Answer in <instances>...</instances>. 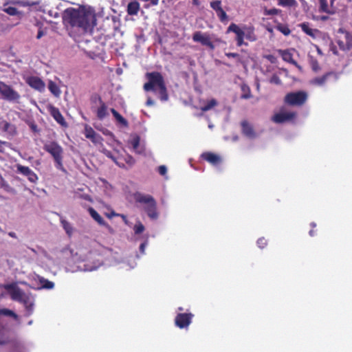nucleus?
<instances>
[{"label":"nucleus","instance_id":"1","mask_svg":"<svg viewBox=\"0 0 352 352\" xmlns=\"http://www.w3.org/2000/svg\"><path fill=\"white\" fill-rule=\"evenodd\" d=\"M63 20L65 25L77 28L82 33L91 32L96 25L95 14L85 8H67L63 12Z\"/></svg>","mask_w":352,"mask_h":352},{"label":"nucleus","instance_id":"2","mask_svg":"<svg viewBox=\"0 0 352 352\" xmlns=\"http://www.w3.org/2000/svg\"><path fill=\"white\" fill-rule=\"evenodd\" d=\"M145 76L148 81L143 86L144 90L155 93L157 91L160 100L167 101L169 96L162 74L159 72H147Z\"/></svg>","mask_w":352,"mask_h":352},{"label":"nucleus","instance_id":"3","mask_svg":"<svg viewBox=\"0 0 352 352\" xmlns=\"http://www.w3.org/2000/svg\"><path fill=\"white\" fill-rule=\"evenodd\" d=\"M136 202L144 204V210L151 219H157L158 218V212L157 210V202L153 196L150 195H144L137 193L135 195Z\"/></svg>","mask_w":352,"mask_h":352},{"label":"nucleus","instance_id":"4","mask_svg":"<svg viewBox=\"0 0 352 352\" xmlns=\"http://www.w3.org/2000/svg\"><path fill=\"white\" fill-rule=\"evenodd\" d=\"M43 149L50 153L55 163L56 167L58 169L63 168V148L55 141L49 142L45 143L43 146Z\"/></svg>","mask_w":352,"mask_h":352},{"label":"nucleus","instance_id":"5","mask_svg":"<svg viewBox=\"0 0 352 352\" xmlns=\"http://www.w3.org/2000/svg\"><path fill=\"white\" fill-rule=\"evenodd\" d=\"M308 99V94L305 91H298L287 94L284 98L286 104L293 107H301Z\"/></svg>","mask_w":352,"mask_h":352},{"label":"nucleus","instance_id":"6","mask_svg":"<svg viewBox=\"0 0 352 352\" xmlns=\"http://www.w3.org/2000/svg\"><path fill=\"white\" fill-rule=\"evenodd\" d=\"M0 94L3 99L10 102H19L21 96L11 86L0 81Z\"/></svg>","mask_w":352,"mask_h":352},{"label":"nucleus","instance_id":"7","mask_svg":"<svg viewBox=\"0 0 352 352\" xmlns=\"http://www.w3.org/2000/svg\"><path fill=\"white\" fill-rule=\"evenodd\" d=\"M10 292L11 298L13 300H16L23 304H26L28 300V297L25 296V293L18 287L12 284L8 285L6 287Z\"/></svg>","mask_w":352,"mask_h":352},{"label":"nucleus","instance_id":"8","mask_svg":"<svg viewBox=\"0 0 352 352\" xmlns=\"http://www.w3.org/2000/svg\"><path fill=\"white\" fill-rule=\"evenodd\" d=\"M194 315L191 313H179L175 318V324L179 329H187L192 322Z\"/></svg>","mask_w":352,"mask_h":352},{"label":"nucleus","instance_id":"9","mask_svg":"<svg viewBox=\"0 0 352 352\" xmlns=\"http://www.w3.org/2000/svg\"><path fill=\"white\" fill-rule=\"evenodd\" d=\"M227 33L234 32L236 34V41L238 47H241L243 45H246L244 43L245 31L244 29H241L236 24L232 23L226 30Z\"/></svg>","mask_w":352,"mask_h":352},{"label":"nucleus","instance_id":"10","mask_svg":"<svg viewBox=\"0 0 352 352\" xmlns=\"http://www.w3.org/2000/svg\"><path fill=\"white\" fill-rule=\"evenodd\" d=\"M192 40L194 42L200 43L202 45L207 46L212 50L214 49V45L211 41L210 36L206 33L197 31L192 35Z\"/></svg>","mask_w":352,"mask_h":352},{"label":"nucleus","instance_id":"11","mask_svg":"<svg viewBox=\"0 0 352 352\" xmlns=\"http://www.w3.org/2000/svg\"><path fill=\"white\" fill-rule=\"evenodd\" d=\"M84 135L86 138L90 140L94 144H102L103 138L97 133L91 126L86 124L84 130Z\"/></svg>","mask_w":352,"mask_h":352},{"label":"nucleus","instance_id":"12","mask_svg":"<svg viewBox=\"0 0 352 352\" xmlns=\"http://www.w3.org/2000/svg\"><path fill=\"white\" fill-rule=\"evenodd\" d=\"M296 113L292 111H282L273 116V121L276 123H283L291 121L295 118Z\"/></svg>","mask_w":352,"mask_h":352},{"label":"nucleus","instance_id":"13","mask_svg":"<svg viewBox=\"0 0 352 352\" xmlns=\"http://www.w3.org/2000/svg\"><path fill=\"white\" fill-rule=\"evenodd\" d=\"M25 82L30 87L40 92L45 90V82L38 76H30L26 79Z\"/></svg>","mask_w":352,"mask_h":352},{"label":"nucleus","instance_id":"14","mask_svg":"<svg viewBox=\"0 0 352 352\" xmlns=\"http://www.w3.org/2000/svg\"><path fill=\"white\" fill-rule=\"evenodd\" d=\"M48 111H49L50 115L53 117V118L60 125H61L62 126H65V127L67 126V122L65 121L64 117L63 116L60 110L57 107H56L53 105H50L48 107Z\"/></svg>","mask_w":352,"mask_h":352},{"label":"nucleus","instance_id":"15","mask_svg":"<svg viewBox=\"0 0 352 352\" xmlns=\"http://www.w3.org/2000/svg\"><path fill=\"white\" fill-rule=\"evenodd\" d=\"M201 158L213 166H217L221 162V157L212 152H205L201 154Z\"/></svg>","mask_w":352,"mask_h":352},{"label":"nucleus","instance_id":"16","mask_svg":"<svg viewBox=\"0 0 352 352\" xmlns=\"http://www.w3.org/2000/svg\"><path fill=\"white\" fill-rule=\"evenodd\" d=\"M241 125L242 127V133L244 135L250 139L256 138V135L253 126L248 121H242Z\"/></svg>","mask_w":352,"mask_h":352},{"label":"nucleus","instance_id":"17","mask_svg":"<svg viewBox=\"0 0 352 352\" xmlns=\"http://www.w3.org/2000/svg\"><path fill=\"white\" fill-rule=\"evenodd\" d=\"M334 76L335 74L333 72H327L322 76H318L311 79L310 83L313 85L322 86L326 83L329 77Z\"/></svg>","mask_w":352,"mask_h":352},{"label":"nucleus","instance_id":"18","mask_svg":"<svg viewBox=\"0 0 352 352\" xmlns=\"http://www.w3.org/2000/svg\"><path fill=\"white\" fill-rule=\"evenodd\" d=\"M88 212L90 216L100 226H105L106 228H110V226L106 223L103 218L98 214V212L92 207H89Z\"/></svg>","mask_w":352,"mask_h":352},{"label":"nucleus","instance_id":"19","mask_svg":"<svg viewBox=\"0 0 352 352\" xmlns=\"http://www.w3.org/2000/svg\"><path fill=\"white\" fill-rule=\"evenodd\" d=\"M0 128L11 135H15L17 133L16 126L6 120L0 122Z\"/></svg>","mask_w":352,"mask_h":352},{"label":"nucleus","instance_id":"20","mask_svg":"<svg viewBox=\"0 0 352 352\" xmlns=\"http://www.w3.org/2000/svg\"><path fill=\"white\" fill-rule=\"evenodd\" d=\"M299 27L301 30L307 35L311 36L313 38H316V34L320 32L318 29H312L309 27V23L308 22H304L299 25Z\"/></svg>","mask_w":352,"mask_h":352},{"label":"nucleus","instance_id":"21","mask_svg":"<svg viewBox=\"0 0 352 352\" xmlns=\"http://www.w3.org/2000/svg\"><path fill=\"white\" fill-rule=\"evenodd\" d=\"M99 102H100V107L98 109L96 112L97 118L102 120H103L107 116V107L105 104V103L102 100L100 96L98 97Z\"/></svg>","mask_w":352,"mask_h":352},{"label":"nucleus","instance_id":"22","mask_svg":"<svg viewBox=\"0 0 352 352\" xmlns=\"http://www.w3.org/2000/svg\"><path fill=\"white\" fill-rule=\"evenodd\" d=\"M244 31H245V38L248 39V41L253 42L256 41L257 39V36L255 34V29L254 26H246L245 25L243 27Z\"/></svg>","mask_w":352,"mask_h":352},{"label":"nucleus","instance_id":"23","mask_svg":"<svg viewBox=\"0 0 352 352\" xmlns=\"http://www.w3.org/2000/svg\"><path fill=\"white\" fill-rule=\"evenodd\" d=\"M140 10V4L138 1H131L128 4L127 12L129 15H136Z\"/></svg>","mask_w":352,"mask_h":352},{"label":"nucleus","instance_id":"24","mask_svg":"<svg viewBox=\"0 0 352 352\" xmlns=\"http://www.w3.org/2000/svg\"><path fill=\"white\" fill-rule=\"evenodd\" d=\"M110 111L118 122H119L124 126H128L127 120L121 114H120L115 109L112 108L111 109Z\"/></svg>","mask_w":352,"mask_h":352},{"label":"nucleus","instance_id":"25","mask_svg":"<svg viewBox=\"0 0 352 352\" xmlns=\"http://www.w3.org/2000/svg\"><path fill=\"white\" fill-rule=\"evenodd\" d=\"M38 282L41 288L51 289L54 287V283L43 277H38Z\"/></svg>","mask_w":352,"mask_h":352},{"label":"nucleus","instance_id":"26","mask_svg":"<svg viewBox=\"0 0 352 352\" xmlns=\"http://www.w3.org/2000/svg\"><path fill=\"white\" fill-rule=\"evenodd\" d=\"M140 137L135 136L131 142L133 151L138 154H141L144 152L142 148H140Z\"/></svg>","mask_w":352,"mask_h":352},{"label":"nucleus","instance_id":"27","mask_svg":"<svg viewBox=\"0 0 352 352\" xmlns=\"http://www.w3.org/2000/svg\"><path fill=\"white\" fill-rule=\"evenodd\" d=\"M217 105V101L215 99H211L207 103L202 106L200 109L202 112L208 111Z\"/></svg>","mask_w":352,"mask_h":352},{"label":"nucleus","instance_id":"28","mask_svg":"<svg viewBox=\"0 0 352 352\" xmlns=\"http://www.w3.org/2000/svg\"><path fill=\"white\" fill-rule=\"evenodd\" d=\"M339 32L344 33L345 34V39L346 43V50H349L352 48V33L344 31L342 29L339 30Z\"/></svg>","mask_w":352,"mask_h":352},{"label":"nucleus","instance_id":"29","mask_svg":"<svg viewBox=\"0 0 352 352\" xmlns=\"http://www.w3.org/2000/svg\"><path fill=\"white\" fill-rule=\"evenodd\" d=\"M60 223L62 224V226H63V229L66 232V233L69 236H71L72 234V233H73V227L72 226L70 223H69L67 221H66L65 219H62L60 221Z\"/></svg>","mask_w":352,"mask_h":352},{"label":"nucleus","instance_id":"30","mask_svg":"<svg viewBox=\"0 0 352 352\" xmlns=\"http://www.w3.org/2000/svg\"><path fill=\"white\" fill-rule=\"evenodd\" d=\"M320 3V8L319 10L320 12H325L327 14H332L333 12L330 11L328 7L327 0H319Z\"/></svg>","mask_w":352,"mask_h":352},{"label":"nucleus","instance_id":"31","mask_svg":"<svg viewBox=\"0 0 352 352\" xmlns=\"http://www.w3.org/2000/svg\"><path fill=\"white\" fill-rule=\"evenodd\" d=\"M48 89L56 96H58L60 93V89H59L58 87L57 86V85L52 81H50L49 82Z\"/></svg>","mask_w":352,"mask_h":352},{"label":"nucleus","instance_id":"32","mask_svg":"<svg viewBox=\"0 0 352 352\" xmlns=\"http://www.w3.org/2000/svg\"><path fill=\"white\" fill-rule=\"evenodd\" d=\"M278 4L283 7H293L296 6L297 2L296 0H278Z\"/></svg>","mask_w":352,"mask_h":352},{"label":"nucleus","instance_id":"33","mask_svg":"<svg viewBox=\"0 0 352 352\" xmlns=\"http://www.w3.org/2000/svg\"><path fill=\"white\" fill-rule=\"evenodd\" d=\"M276 30L283 34L285 36H288L291 33V30L289 27L286 25L278 24L276 26Z\"/></svg>","mask_w":352,"mask_h":352},{"label":"nucleus","instance_id":"34","mask_svg":"<svg viewBox=\"0 0 352 352\" xmlns=\"http://www.w3.org/2000/svg\"><path fill=\"white\" fill-rule=\"evenodd\" d=\"M283 58L284 60L298 66L297 62L293 59L292 54L291 53L287 51L284 52V53L283 54Z\"/></svg>","mask_w":352,"mask_h":352},{"label":"nucleus","instance_id":"35","mask_svg":"<svg viewBox=\"0 0 352 352\" xmlns=\"http://www.w3.org/2000/svg\"><path fill=\"white\" fill-rule=\"evenodd\" d=\"M16 169L19 173L25 176H27V175H28L30 170H32L28 166H25L21 164L16 165Z\"/></svg>","mask_w":352,"mask_h":352},{"label":"nucleus","instance_id":"36","mask_svg":"<svg viewBox=\"0 0 352 352\" xmlns=\"http://www.w3.org/2000/svg\"><path fill=\"white\" fill-rule=\"evenodd\" d=\"M241 89L243 91V94L241 96V98L242 99H248L252 97L250 89L247 86H243L241 87Z\"/></svg>","mask_w":352,"mask_h":352},{"label":"nucleus","instance_id":"37","mask_svg":"<svg viewBox=\"0 0 352 352\" xmlns=\"http://www.w3.org/2000/svg\"><path fill=\"white\" fill-rule=\"evenodd\" d=\"M0 315H3L6 316H10L14 318V319L17 318V315L12 310L8 309H0Z\"/></svg>","mask_w":352,"mask_h":352},{"label":"nucleus","instance_id":"38","mask_svg":"<svg viewBox=\"0 0 352 352\" xmlns=\"http://www.w3.org/2000/svg\"><path fill=\"white\" fill-rule=\"evenodd\" d=\"M210 6L211 8L215 11V12L220 11L221 9H223L221 7V1L220 0L211 1Z\"/></svg>","mask_w":352,"mask_h":352},{"label":"nucleus","instance_id":"39","mask_svg":"<svg viewBox=\"0 0 352 352\" xmlns=\"http://www.w3.org/2000/svg\"><path fill=\"white\" fill-rule=\"evenodd\" d=\"M144 230L145 228L140 221L137 222L133 228V230L135 234H140L142 233L144 231Z\"/></svg>","mask_w":352,"mask_h":352},{"label":"nucleus","instance_id":"40","mask_svg":"<svg viewBox=\"0 0 352 352\" xmlns=\"http://www.w3.org/2000/svg\"><path fill=\"white\" fill-rule=\"evenodd\" d=\"M216 14L221 22L224 23L228 21V16L226 12L223 10V9H221L220 11L217 12Z\"/></svg>","mask_w":352,"mask_h":352},{"label":"nucleus","instance_id":"41","mask_svg":"<svg viewBox=\"0 0 352 352\" xmlns=\"http://www.w3.org/2000/svg\"><path fill=\"white\" fill-rule=\"evenodd\" d=\"M225 55L228 58H236V62L239 63H243V61L241 59V56L239 54H237V53L226 52L225 54Z\"/></svg>","mask_w":352,"mask_h":352},{"label":"nucleus","instance_id":"42","mask_svg":"<svg viewBox=\"0 0 352 352\" xmlns=\"http://www.w3.org/2000/svg\"><path fill=\"white\" fill-rule=\"evenodd\" d=\"M3 10L10 16H16L19 14L18 10L16 8L12 6H9L5 8Z\"/></svg>","mask_w":352,"mask_h":352},{"label":"nucleus","instance_id":"43","mask_svg":"<svg viewBox=\"0 0 352 352\" xmlns=\"http://www.w3.org/2000/svg\"><path fill=\"white\" fill-rule=\"evenodd\" d=\"M26 177H28V179L32 183H36V182L38 180V176L32 170H30Z\"/></svg>","mask_w":352,"mask_h":352},{"label":"nucleus","instance_id":"44","mask_svg":"<svg viewBox=\"0 0 352 352\" xmlns=\"http://www.w3.org/2000/svg\"><path fill=\"white\" fill-rule=\"evenodd\" d=\"M257 245L259 248L263 249L267 245V241L265 237H261L257 240Z\"/></svg>","mask_w":352,"mask_h":352},{"label":"nucleus","instance_id":"45","mask_svg":"<svg viewBox=\"0 0 352 352\" xmlns=\"http://www.w3.org/2000/svg\"><path fill=\"white\" fill-rule=\"evenodd\" d=\"M311 69H313V71H314L315 72L319 71L320 69L318 60L316 59H314V58L311 59Z\"/></svg>","mask_w":352,"mask_h":352},{"label":"nucleus","instance_id":"46","mask_svg":"<svg viewBox=\"0 0 352 352\" xmlns=\"http://www.w3.org/2000/svg\"><path fill=\"white\" fill-rule=\"evenodd\" d=\"M280 12H281L280 10L274 8L272 9L265 10V14L267 15H277V14H280Z\"/></svg>","mask_w":352,"mask_h":352},{"label":"nucleus","instance_id":"47","mask_svg":"<svg viewBox=\"0 0 352 352\" xmlns=\"http://www.w3.org/2000/svg\"><path fill=\"white\" fill-rule=\"evenodd\" d=\"M270 82L271 83H273L275 85H280L281 84V80L277 75H273L271 77Z\"/></svg>","mask_w":352,"mask_h":352},{"label":"nucleus","instance_id":"48","mask_svg":"<svg viewBox=\"0 0 352 352\" xmlns=\"http://www.w3.org/2000/svg\"><path fill=\"white\" fill-rule=\"evenodd\" d=\"M158 172L161 175H165L167 172V168L164 165H161L158 167Z\"/></svg>","mask_w":352,"mask_h":352},{"label":"nucleus","instance_id":"49","mask_svg":"<svg viewBox=\"0 0 352 352\" xmlns=\"http://www.w3.org/2000/svg\"><path fill=\"white\" fill-rule=\"evenodd\" d=\"M29 126L34 133H38L39 131L38 126L34 122H30Z\"/></svg>","mask_w":352,"mask_h":352},{"label":"nucleus","instance_id":"50","mask_svg":"<svg viewBox=\"0 0 352 352\" xmlns=\"http://www.w3.org/2000/svg\"><path fill=\"white\" fill-rule=\"evenodd\" d=\"M337 43L340 47V50H346V43H344L342 41H337Z\"/></svg>","mask_w":352,"mask_h":352},{"label":"nucleus","instance_id":"51","mask_svg":"<svg viewBox=\"0 0 352 352\" xmlns=\"http://www.w3.org/2000/svg\"><path fill=\"white\" fill-rule=\"evenodd\" d=\"M25 307H26V309L28 312V314L30 315L32 314V311H33V305L32 304H30L28 305V302L25 304Z\"/></svg>","mask_w":352,"mask_h":352},{"label":"nucleus","instance_id":"52","mask_svg":"<svg viewBox=\"0 0 352 352\" xmlns=\"http://www.w3.org/2000/svg\"><path fill=\"white\" fill-rule=\"evenodd\" d=\"M146 244H147L146 242H144V243H141L140 245V252L142 254H144L145 252V248H146Z\"/></svg>","mask_w":352,"mask_h":352},{"label":"nucleus","instance_id":"53","mask_svg":"<svg viewBox=\"0 0 352 352\" xmlns=\"http://www.w3.org/2000/svg\"><path fill=\"white\" fill-rule=\"evenodd\" d=\"M126 162L130 165H133L135 164V160L131 156H128L127 160H126Z\"/></svg>","mask_w":352,"mask_h":352},{"label":"nucleus","instance_id":"54","mask_svg":"<svg viewBox=\"0 0 352 352\" xmlns=\"http://www.w3.org/2000/svg\"><path fill=\"white\" fill-rule=\"evenodd\" d=\"M43 34H44L43 31L40 28V29L38 30V34H37V35H36V38H37V39L41 38L43 36Z\"/></svg>","mask_w":352,"mask_h":352},{"label":"nucleus","instance_id":"55","mask_svg":"<svg viewBox=\"0 0 352 352\" xmlns=\"http://www.w3.org/2000/svg\"><path fill=\"white\" fill-rule=\"evenodd\" d=\"M154 104V102L153 101V100L151 98H148L146 100V104L147 106H151Z\"/></svg>","mask_w":352,"mask_h":352},{"label":"nucleus","instance_id":"56","mask_svg":"<svg viewBox=\"0 0 352 352\" xmlns=\"http://www.w3.org/2000/svg\"><path fill=\"white\" fill-rule=\"evenodd\" d=\"M331 50L333 52V53L336 55L338 54V50L336 49V47L334 45H332L331 46Z\"/></svg>","mask_w":352,"mask_h":352},{"label":"nucleus","instance_id":"57","mask_svg":"<svg viewBox=\"0 0 352 352\" xmlns=\"http://www.w3.org/2000/svg\"><path fill=\"white\" fill-rule=\"evenodd\" d=\"M8 235L12 238H16V234L13 232H9Z\"/></svg>","mask_w":352,"mask_h":352},{"label":"nucleus","instance_id":"58","mask_svg":"<svg viewBox=\"0 0 352 352\" xmlns=\"http://www.w3.org/2000/svg\"><path fill=\"white\" fill-rule=\"evenodd\" d=\"M192 3L195 6L199 5V0H192Z\"/></svg>","mask_w":352,"mask_h":352},{"label":"nucleus","instance_id":"59","mask_svg":"<svg viewBox=\"0 0 352 352\" xmlns=\"http://www.w3.org/2000/svg\"><path fill=\"white\" fill-rule=\"evenodd\" d=\"M309 235L311 236H314L315 235V232L314 230V229H311L310 231H309Z\"/></svg>","mask_w":352,"mask_h":352},{"label":"nucleus","instance_id":"60","mask_svg":"<svg viewBox=\"0 0 352 352\" xmlns=\"http://www.w3.org/2000/svg\"><path fill=\"white\" fill-rule=\"evenodd\" d=\"M83 198H84L85 199H86V200H88V201H91V198H90V197H89V195H84V196H83Z\"/></svg>","mask_w":352,"mask_h":352},{"label":"nucleus","instance_id":"61","mask_svg":"<svg viewBox=\"0 0 352 352\" xmlns=\"http://www.w3.org/2000/svg\"><path fill=\"white\" fill-rule=\"evenodd\" d=\"M310 226L312 227V228H316V223L312 222V223H311Z\"/></svg>","mask_w":352,"mask_h":352},{"label":"nucleus","instance_id":"62","mask_svg":"<svg viewBox=\"0 0 352 352\" xmlns=\"http://www.w3.org/2000/svg\"><path fill=\"white\" fill-rule=\"evenodd\" d=\"M327 18H328L327 16H322L321 19L324 21V20L327 19Z\"/></svg>","mask_w":352,"mask_h":352},{"label":"nucleus","instance_id":"63","mask_svg":"<svg viewBox=\"0 0 352 352\" xmlns=\"http://www.w3.org/2000/svg\"><path fill=\"white\" fill-rule=\"evenodd\" d=\"M112 216H118L119 214H116L114 212H112L111 214Z\"/></svg>","mask_w":352,"mask_h":352},{"label":"nucleus","instance_id":"64","mask_svg":"<svg viewBox=\"0 0 352 352\" xmlns=\"http://www.w3.org/2000/svg\"><path fill=\"white\" fill-rule=\"evenodd\" d=\"M183 309H184L183 307H178L179 311H183Z\"/></svg>","mask_w":352,"mask_h":352}]
</instances>
